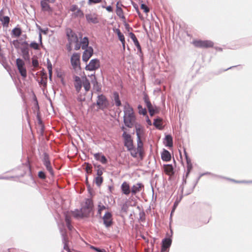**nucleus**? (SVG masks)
I'll use <instances>...</instances> for the list:
<instances>
[{
	"instance_id": "obj_3",
	"label": "nucleus",
	"mask_w": 252,
	"mask_h": 252,
	"mask_svg": "<svg viewBox=\"0 0 252 252\" xmlns=\"http://www.w3.org/2000/svg\"><path fill=\"white\" fill-rule=\"evenodd\" d=\"M42 161L47 170L49 172L51 176L53 177L54 176V172L51 165L49 156L47 153H43Z\"/></svg>"
},
{
	"instance_id": "obj_55",
	"label": "nucleus",
	"mask_w": 252,
	"mask_h": 252,
	"mask_svg": "<svg viewBox=\"0 0 252 252\" xmlns=\"http://www.w3.org/2000/svg\"><path fill=\"white\" fill-rule=\"evenodd\" d=\"M231 181L237 183H252V181H235L234 180H231Z\"/></svg>"
},
{
	"instance_id": "obj_42",
	"label": "nucleus",
	"mask_w": 252,
	"mask_h": 252,
	"mask_svg": "<svg viewBox=\"0 0 252 252\" xmlns=\"http://www.w3.org/2000/svg\"><path fill=\"white\" fill-rule=\"evenodd\" d=\"M74 16L75 17H83L84 16V13L80 9H78L77 11L74 13Z\"/></svg>"
},
{
	"instance_id": "obj_60",
	"label": "nucleus",
	"mask_w": 252,
	"mask_h": 252,
	"mask_svg": "<svg viewBox=\"0 0 252 252\" xmlns=\"http://www.w3.org/2000/svg\"><path fill=\"white\" fill-rule=\"evenodd\" d=\"M125 27L126 30L129 32L131 30H132V28L129 26V25L127 23L125 24Z\"/></svg>"
},
{
	"instance_id": "obj_27",
	"label": "nucleus",
	"mask_w": 252,
	"mask_h": 252,
	"mask_svg": "<svg viewBox=\"0 0 252 252\" xmlns=\"http://www.w3.org/2000/svg\"><path fill=\"white\" fill-rule=\"evenodd\" d=\"M81 48L83 50L88 49L89 46V38L87 37H84L81 41Z\"/></svg>"
},
{
	"instance_id": "obj_7",
	"label": "nucleus",
	"mask_w": 252,
	"mask_h": 252,
	"mask_svg": "<svg viewBox=\"0 0 252 252\" xmlns=\"http://www.w3.org/2000/svg\"><path fill=\"white\" fill-rule=\"evenodd\" d=\"M100 67V61L98 59H92L88 64L85 67V69L89 71H94Z\"/></svg>"
},
{
	"instance_id": "obj_12",
	"label": "nucleus",
	"mask_w": 252,
	"mask_h": 252,
	"mask_svg": "<svg viewBox=\"0 0 252 252\" xmlns=\"http://www.w3.org/2000/svg\"><path fill=\"white\" fill-rule=\"evenodd\" d=\"M94 53V50L92 47L90 46L84 51L82 55V60L83 62H87L90 58L92 56Z\"/></svg>"
},
{
	"instance_id": "obj_6",
	"label": "nucleus",
	"mask_w": 252,
	"mask_h": 252,
	"mask_svg": "<svg viewBox=\"0 0 252 252\" xmlns=\"http://www.w3.org/2000/svg\"><path fill=\"white\" fill-rule=\"evenodd\" d=\"M108 103V100L104 94H100L98 95L96 104L99 108L103 109L107 107Z\"/></svg>"
},
{
	"instance_id": "obj_9",
	"label": "nucleus",
	"mask_w": 252,
	"mask_h": 252,
	"mask_svg": "<svg viewBox=\"0 0 252 252\" xmlns=\"http://www.w3.org/2000/svg\"><path fill=\"white\" fill-rule=\"evenodd\" d=\"M66 34L68 43L70 44L78 41L77 34L71 29L68 28L66 29Z\"/></svg>"
},
{
	"instance_id": "obj_51",
	"label": "nucleus",
	"mask_w": 252,
	"mask_h": 252,
	"mask_svg": "<svg viewBox=\"0 0 252 252\" xmlns=\"http://www.w3.org/2000/svg\"><path fill=\"white\" fill-rule=\"evenodd\" d=\"M132 5H133L134 8L135 9V10H136L137 13L138 14L139 17L141 18L142 15H141V14L139 10L138 6L137 4L136 3H133Z\"/></svg>"
},
{
	"instance_id": "obj_2",
	"label": "nucleus",
	"mask_w": 252,
	"mask_h": 252,
	"mask_svg": "<svg viewBox=\"0 0 252 252\" xmlns=\"http://www.w3.org/2000/svg\"><path fill=\"white\" fill-rule=\"evenodd\" d=\"M93 206V202L91 199H86L84 205L81 208L79 213L76 214V216L81 218L88 217L92 211Z\"/></svg>"
},
{
	"instance_id": "obj_59",
	"label": "nucleus",
	"mask_w": 252,
	"mask_h": 252,
	"mask_svg": "<svg viewBox=\"0 0 252 252\" xmlns=\"http://www.w3.org/2000/svg\"><path fill=\"white\" fill-rule=\"evenodd\" d=\"M40 84L43 85L44 86L47 85V79L44 80L42 78H41L40 81L39 82Z\"/></svg>"
},
{
	"instance_id": "obj_28",
	"label": "nucleus",
	"mask_w": 252,
	"mask_h": 252,
	"mask_svg": "<svg viewBox=\"0 0 252 252\" xmlns=\"http://www.w3.org/2000/svg\"><path fill=\"white\" fill-rule=\"evenodd\" d=\"M165 173L169 175H173L174 173V168L171 164H167L164 168Z\"/></svg>"
},
{
	"instance_id": "obj_54",
	"label": "nucleus",
	"mask_w": 252,
	"mask_h": 252,
	"mask_svg": "<svg viewBox=\"0 0 252 252\" xmlns=\"http://www.w3.org/2000/svg\"><path fill=\"white\" fill-rule=\"evenodd\" d=\"M119 39L121 41V42H125V38L124 34L122 33L118 35Z\"/></svg>"
},
{
	"instance_id": "obj_11",
	"label": "nucleus",
	"mask_w": 252,
	"mask_h": 252,
	"mask_svg": "<svg viewBox=\"0 0 252 252\" xmlns=\"http://www.w3.org/2000/svg\"><path fill=\"white\" fill-rule=\"evenodd\" d=\"M112 218V214L109 212H106L102 217L103 224L106 228L110 227L113 224V222Z\"/></svg>"
},
{
	"instance_id": "obj_31",
	"label": "nucleus",
	"mask_w": 252,
	"mask_h": 252,
	"mask_svg": "<svg viewBox=\"0 0 252 252\" xmlns=\"http://www.w3.org/2000/svg\"><path fill=\"white\" fill-rule=\"evenodd\" d=\"M12 34L15 37H19L22 33V30L20 28L16 27L11 32Z\"/></svg>"
},
{
	"instance_id": "obj_64",
	"label": "nucleus",
	"mask_w": 252,
	"mask_h": 252,
	"mask_svg": "<svg viewBox=\"0 0 252 252\" xmlns=\"http://www.w3.org/2000/svg\"><path fill=\"white\" fill-rule=\"evenodd\" d=\"M76 45H75V47H74V49H75V50H78L79 49H80V47H81V44H79V43H78V42H76Z\"/></svg>"
},
{
	"instance_id": "obj_46",
	"label": "nucleus",
	"mask_w": 252,
	"mask_h": 252,
	"mask_svg": "<svg viewBox=\"0 0 252 252\" xmlns=\"http://www.w3.org/2000/svg\"><path fill=\"white\" fill-rule=\"evenodd\" d=\"M38 176L40 179L43 180L45 179L46 178V174L45 172L43 171H40L38 172Z\"/></svg>"
},
{
	"instance_id": "obj_13",
	"label": "nucleus",
	"mask_w": 252,
	"mask_h": 252,
	"mask_svg": "<svg viewBox=\"0 0 252 252\" xmlns=\"http://www.w3.org/2000/svg\"><path fill=\"white\" fill-rule=\"evenodd\" d=\"M0 22L3 27L7 28L10 22V18L8 16H5L4 11L2 9L0 11Z\"/></svg>"
},
{
	"instance_id": "obj_30",
	"label": "nucleus",
	"mask_w": 252,
	"mask_h": 252,
	"mask_svg": "<svg viewBox=\"0 0 252 252\" xmlns=\"http://www.w3.org/2000/svg\"><path fill=\"white\" fill-rule=\"evenodd\" d=\"M116 14L117 15L121 18L124 19L125 18V16L124 15L123 11L122 8L119 6V2H117L116 4Z\"/></svg>"
},
{
	"instance_id": "obj_20",
	"label": "nucleus",
	"mask_w": 252,
	"mask_h": 252,
	"mask_svg": "<svg viewBox=\"0 0 252 252\" xmlns=\"http://www.w3.org/2000/svg\"><path fill=\"white\" fill-rule=\"evenodd\" d=\"M122 192L125 195H128L130 193V189L129 184L124 182L121 187Z\"/></svg>"
},
{
	"instance_id": "obj_32",
	"label": "nucleus",
	"mask_w": 252,
	"mask_h": 252,
	"mask_svg": "<svg viewBox=\"0 0 252 252\" xmlns=\"http://www.w3.org/2000/svg\"><path fill=\"white\" fill-rule=\"evenodd\" d=\"M65 221L66 222V226L69 230L71 231L73 229V226L71 223V218L67 215L65 216Z\"/></svg>"
},
{
	"instance_id": "obj_45",
	"label": "nucleus",
	"mask_w": 252,
	"mask_h": 252,
	"mask_svg": "<svg viewBox=\"0 0 252 252\" xmlns=\"http://www.w3.org/2000/svg\"><path fill=\"white\" fill-rule=\"evenodd\" d=\"M105 209H106V207L103 205H101V203H100L99 204H98V205L97 214L99 215H100L101 213V211Z\"/></svg>"
},
{
	"instance_id": "obj_23",
	"label": "nucleus",
	"mask_w": 252,
	"mask_h": 252,
	"mask_svg": "<svg viewBox=\"0 0 252 252\" xmlns=\"http://www.w3.org/2000/svg\"><path fill=\"white\" fill-rule=\"evenodd\" d=\"M47 1H44V0H41L40 1L41 9L43 11H47L50 13L52 12V9L49 4L47 2Z\"/></svg>"
},
{
	"instance_id": "obj_50",
	"label": "nucleus",
	"mask_w": 252,
	"mask_h": 252,
	"mask_svg": "<svg viewBox=\"0 0 252 252\" xmlns=\"http://www.w3.org/2000/svg\"><path fill=\"white\" fill-rule=\"evenodd\" d=\"M102 1V0H88V3L89 5H92L94 4H96L100 3Z\"/></svg>"
},
{
	"instance_id": "obj_49",
	"label": "nucleus",
	"mask_w": 252,
	"mask_h": 252,
	"mask_svg": "<svg viewBox=\"0 0 252 252\" xmlns=\"http://www.w3.org/2000/svg\"><path fill=\"white\" fill-rule=\"evenodd\" d=\"M141 8L144 10V12L145 13H148L149 12L150 9L148 7V6L144 3H142L141 4Z\"/></svg>"
},
{
	"instance_id": "obj_25",
	"label": "nucleus",
	"mask_w": 252,
	"mask_h": 252,
	"mask_svg": "<svg viewBox=\"0 0 252 252\" xmlns=\"http://www.w3.org/2000/svg\"><path fill=\"white\" fill-rule=\"evenodd\" d=\"M164 140V144L166 147H173V138L171 135H166L165 137Z\"/></svg>"
},
{
	"instance_id": "obj_8",
	"label": "nucleus",
	"mask_w": 252,
	"mask_h": 252,
	"mask_svg": "<svg viewBox=\"0 0 252 252\" xmlns=\"http://www.w3.org/2000/svg\"><path fill=\"white\" fill-rule=\"evenodd\" d=\"M122 137L124 139V146L127 148V150H130L131 149V147L134 146L131 135L124 131L122 134Z\"/></svg>"
},
{
	"instance_id": "obj_29",
	"label": "nucleus",
	"mask_w": 252,
	"mask_h": 252,
	"mask_svg": "<svg viewBox=\"0 0 252 252\" xmlns=\"http://www.w3.org/2000/svg\"><path fill=\"white\" fill-rule=\"evenodd\" d=\"M83 87L86 91V92H88L91 88L90 83L89 80L86 77L83 78Z\"/></svg>"
},
{
	"instance_id": "obj_53",
	"label": "nucleus",
	"mask_w": 252,
	"mask_h": 252,
	"mask_svg": "<svg viewBox=\"0 0 252 252\" xmlns=\"http://www.w3.org/2000/svg\"><path fill=\"white\" fill-rule=\"evenodd\" d=\"M32 64L34 67H37L39 65L38 60L36 59L32 58Z\"/></svg>"
},
{
	"instance_id": "obj_16",
	"label": "nucleus",
	"mask_w": 252,
	"mask_h": 252,
	"mask_svg": "<svg viewBox=\"0 0 252 252\" xmlns=\"http://www.w3.org/2000/svg\"><path fill=\"white\" fill-rule=\"evenodd\" d=\"M172 243V240L170 238H165L162 240L161 251L164 252L169 248Z\"/></svg>"
},
{
	"instance_id": "obj_17",
	"label": "nucleus",
	"mask_w": 252,
	"mask_h": 252,
	"mask_svg": "<svg viewBox=\"0 0 252 252\" xmlns=\"http://www.w3.org/2000/svg\"><path fill=\"white\" fill-rule=\"evenodd\" d=\"M85 16L87 22L89 23L97 24L99 22L98 18L95 14H87Z\"/></svg>"
},
{
	"instance_id": "obj_18",
	"label": "nucleus",
	"mask_w": 252,
	"mask_h": 252,
	"mask_svg": "<svg viewBox=\"0 0 252 252\" xmlns=\"http://www.w3.org/2000/svg\"><path fill=\"white\" fill-rule=\"evenodd\" d=\"M20 44L23 46V47L21 48L22 55L23 56L29 54V47L28 41L25 40L24 41L21 42Z\"/></svg>"
},
{
	"instance_id": "obj_40",
	"label": "nucleus",
	"mask_w": 252,
	"mask_h": 252,
	"mask_svg": "<svg viewBox=\"0 0 252 252\" xmlns=\"http://www.w3.org/2000/svg\"><path fill=\"white\" fill-rule=\"evenodd\" d=\"M34 49V50H39V44L36 43L35 41L32 42L30 44H29V47Z\"/></svg>"
},
{
	"instance_id": "obj_4",
	"label": "nucleus",
	"mask_w": 252,
	"mask_h": 252,
	"mask_svg": "<svg viewBox=\"0 0 252 252\" xmlns=\"http://www.w3.org/2000/svg\"><path fill=\"white\" fill-rule=\"evenodd\" d=\"M192 43L195 47L201 48L212 47L214 45V43L212 41L208 40H194Z\"/></svg>"
},
{
	"instance_id": "obj_56",
	"label": "nucleus",
	"mask_w": 252,
	"mask_h": 252,
	"mask_svg": "<svg viewBox=\"0 0 252 252\" xmlns=\"http://www.w3.org/2000/svg\"><path fill=\"white\" fill-rule=\"evenodd\" d=\"M78 9V6L77 5L73 4L71 6L70 10L72 12H74Z\"/></svg>"
},
{
	"instance_id": "obj_22",
	"label": "nucleus",
	"mask_w": 252,
	"mask_h": 252,
	"mask_svg": "<svg viewBox=\"0 0 252 252\" xmlns=\"http://www.w3.org/2000/svg\"><path fill=\"white\" fill-rule=\"evenodd\" d=\"M91 83L93 86V89L97 92H101V86L97 82L96 78H92L91 79Z\"/></svg>"
},
{
	"instance_id": "obj_19",
	"label": "nucleus",
	"mask_w": 252,
	"mask_h": 252,
	"mask_svg": "<svg viewBox=\"0 0 252 252\" xmlns=\"http://www.w3.org/2000/svg\"><path fill=\"white\" fill-rule=\"evenodd\" d=\"M161 158L163 161H170L171 158V156L170 152L167 150L164 149L161 154Z\"/></svg>"
},
{
	"instance_id": "obj_10",
	"label": "nucleus",
	"mask_w": 252,
	"mask_h": 252,
	"mask_svg": "<svg viewBox=\"0 0 252 252\" xmlns=\"http://www.w3.org/2000/svg\"><path fill=\"white\" fill-rule=\"evenodd\" d=\"M60 232L62 238V242L63 244V249L67 252H71L68 247V240L67 238L66 230L64 229L61 228Z\"/></svg>"
},
{
	"instance_id": "obj_43",
	"label": "nucleus",
	"mask_w": 252,
	"mask_h": 252,
	"mask_svg": "<svg viewBox=\"0 0 252 252\" xmlns=\"http://www.w3.org/2000/svg\"><path fill=\"white\" fill-rule=\"evenodd\" d=\"M137 149H143V144L141 140V137H137Z\"/></svg>"
},
{
	"instance_id": "obj_62",
	"label": "nucleus",
	"mask_w": 252,
	"mask_h": 252,
	"mask_svg": "<svg viewBox=\"0 0 252 252\" xmlns=\"http://www.w3.org/2000/svg\"><path fill=\"white\" fill-rule=\"evenodd\" d=\"M47 68L48 70L52 69V63L49 59H47Z\"/></svg>"
},
{
	"instance_id": "obj_47",
	"label": "nucleus",
	"mask_w": 252,
	"mask_h": 252,
	"mask_svg": "<svg viewBox=\"0 0 252 252\" xmlns=\"http://www.w3.org/2000/svg\"><path fill=\"white\" fill-rule=\"evenodd\" d=\"M90 249H92V250H93L97 252H106V251L104 249H100L98 248H97V247H95L94 246H90Z\"/></svg>"
},
{
	"instance_id": "obj_34",
	"label": "nucleus",
	"mask_w": 252,
	"mask_h": 252,
	"mask_svg": "<svg viewBox=\"0 0 252 252\" xmlns=\"http://www.w3.org/2000/svg\"><path fill=\"white\" fill-rule=\"evenodd\" d=\"M143 100L148 109L153 106L152 103L150 101V99L148 95L146 94H144Z\"/></svg>"
},
{
	"instance_id": "obj_1",
	"label": "nucleus",
	"mask_w": 252,
	"mask_h": 252,
	"mask_svg": "<svg viewBox=\"0 0 252 252\" xmlns=\"http://www.w3.org/2000/svg\"><path fill=\"white\" fill-rule=\"evenodd\" d=\"M124 123L126 126L131 128L135 122V117L133 108L128 103L124 105Z\"/></svg>"
},
{
	"instance_id": "obj_44",
	"label": "nucleus",
	"mask_w": 252,
	"mask_h": 252,
	"mask_svg": "<svg viewBox=\"0 0 252 252\" xmlns=\"http://www.w3.org/2000/svg\"><path fill=\"white\" fill-rule=\"evenodd\" d=\"M129 37H130V38L133 41L134 44L138 41L135 35L133 32H129Z\"/></svg>"
},
{
	"instance_id": "obj_38",
	"label": "nucleus",
	"mask_w": 252,
	"mask_h": 252,
	"mask_svg": "<svg viewBox=\"0 0 252 252\" xmlns=\"http://www.w3.org/2000/svg\"><path fill=\"white\" fill-rule=\"evenodd\" d=\"M128 151L130 152L131 156L133 158H136L137 156V148L136 149L133 146L131 147V149L130 150H127Z\"/></svg>"
},
{
	"instance_id": "obj_26",
	"label": "nucleus",
	"mask_w": 252,
	"mask_h": 252,
	"mask_svg": "<svg viewBox=\"0 0 252 252\" xmlns=\"http://www.w3.org/2000/svg\"><path fill=\"white\" fill-rule=\"evenodd\" d=\"M113 99L117 107L120 106L122 105L121 101L119 98V94L117 92H114L113 93Z\"/></svg>"
},
{
	"instance_id": "obj_37",
	"label": "nucleus",
	"mask_w": 252,
	"mask_h": 252,
	"mask_svg": "<svg viewBox=\"0 0 252 252\" xmlns=\"http://www.w3.org/2000/svg\"><path fill=\"white\" fill-rule=\"evenodd\" d=\"M137 108L138 109V113L143 116L147 115V112L145 108H143L141 105H138Z\"/></svg>"
},
{
	"instance_id": "obj_61",
	"label": "nucleus",
	"mask_w": 252,
	"mask_h": 252,
	"mask_svg": "<svg viewBox=\"0 0 252 252\" xmlns=\"http://www.w3.org/2000/svg\"><path fill=\"white\" fill-rule=\"evenodd\" d=\"M100 154L99 153H95V154H94V157L95 159L97 160H99V158H100Z\"/></svg>"
},
{
	"instance_id": "obj_58",
	"label": "nucleus",
	"mask_w": 252,
	"mask_h": 252,
	"mask_svg": "<svg viewBox=\"0 0 252 252\" xmlns=\"http://www.w3.org/2000/svg\"><path fill=\"white\" fill-rule=\"evenodd\" d=\"M22 57H23V58L26 61H27V62H30V54H28V55H23V56H22Z\"/></svg>"
},
{
	"instance_id": "obj_15",
	"label": "nucleus",
	"mask_w": 252,
	"mask_h": 252,
	"mask_svg": "<svg viewBox=\"0 0 252 252\" xmlns=\"http://www.w3.org/2000/svg\"><path fill=\"white\" fill-rule=\"evenodd\" d=\"M71 63L74 67H76L80 64V55L78 53H73L71 57Z\"/></svg>"
},
{
	"instance_id": "obj_33",
	"label": "nucleus",
	"mask_w": 252,
	"mask_h": 252,
	"mask_svg": "<svg viewBox=\"0 0 252 252\" xmlns=\"http://www.w3.org/2000/svg\"><path fill=\"white\" fill-rule=\"evenodd\" d=\"M135 131L137 137H141V135L144 133L143 128L140 125H135Z\"/></svg>"
},
{
	"instance_id": "obj_63",
	"label": "nucleus",
	"mask_w": 252,
	"mask_h": 252,
	"mask_svg": "<svg viewBox=\"0 0 252 252\" xmlns=\"http://www.w3.org/2000/svg\"><path fill=\"white\" fill-rule=\"evenodd\" d=\"M139 154L140 157L142 158H143V149H137V154Z\"/></svg>"
},
{
	"instance_id": "obj_39",
	"label": "nucleus",
	"mask_w": 252,
	"mask_h": 252,
	"mask_svg": "<svg viewBox=\"0 0 252 252\" xmlns=\"http://www.w3.org/2000/svg\"><path fill=\"white\" fill-rule=\"evenodd\" d=\"M103 177L97 176L95 178V183L97 187H100L103 182Z\"/></svg>"
},
{
	"instance_id": "obj_36",
	"label": "nucleus",
	"mask_w": 252,
	"mask_h": 252,
	"mask_svg": "<svg viewBox=\"0 0 252 252\" xmlns=\"http://www.w3.org/2000/svg\"><path fill=\"white\" fill-rule=\"evenodd\" d=\"M206 174H210V173H209V172H206V173H203V174H201V175H200V176L197 178V179L196 181H195V183L194 184V185H193V186L192 188L190 189V191H189V192H188V193H187V194H189L191 193L193 191V189H194L195 187V186H196V185H197V183H198V182L199 180L200 179V177H201V176H203V175H206Z\"/></svg>"
},
{
	"instance_id": "obj_24",
	"label": "nucleus",
	"mask_w": 252,
	"mask_h": 252,
	"mask_svg": "<svg viewBox=\"0 0 252 252\" xmlns=\"http://www.w3.org/2000/svg\"><path fill=\"white\" fill-rule=\"evenodd\" d=\"M153 125L155 127L159 130L163 129L162 126V119L159 117L155 119L153 122Z\"/></svg>"
},
{
	"instance_id": "obj_48",
	"label": "nucleus",
	"mask_w": 252,
	"mask_h": 252,
	"mask_svg": "<svg viewBox=\"0 0 252 252\" xmlns=\"http://www.w3.org/2000/svg\"><path fill=\"white\" fill-rule=\"evenodd\" d=\"M100 158H99V161L101 162L102 164H106L107 162V159L105 156L103 155H100Z\"/></svg>"
},
{
	"instance_id": "obj_57",
	"label": "nucleus",
	"mask_w": 252,
	"mask_h": 252,
	"mask_svg": "<svg viewBox=\"0 0 252 252\" xmlns=\"http://www.w3.org/2000/svg\"><path fill=\"white\" fill-rule=\"evenodd\" d=\"M86 171L87 173H91L92 170V166L91 165H90L89 163H87V165L86 167Z\"/></svg>"
},
{
	"instance_id": "obj_41",
	"label": "nucleus",
	"mask_w": 252,
	"mask_h": 252,
	"mask_svg": "<svg viewBox=\"0 0 252 252\" xmlns=\"http://www.w3.org/2000/svg\"><path fill=\"white\" fill-rule=\"evenodd\" d=\"M97 169L96 170L97 176L102 177L103 174V170L104 168L100 165H98L97 166Z\"/></svg>"
},
{
	"instance_id": "obj_5",
	"label": "nucleus",
	"mask_w": 252,
	"mask_h": 252,
	"mask_svg": "<svg viewBox=\"0 0 252 252\" xmlns=\"http://www.w3.org/2000/svg\"><path fill=\"white\" fill-rule=\"evenodd\" d=\"M16 63L21 75L22 77L26 78L27 75V70L25 66V63L23 60L20 58H18L16 59Z\"/></svg>"
},
{
	"instance_id": "obj_52",
	"label": "nucleus",
	"mask_w": 252,
	"mask_h": 252,
	"mask_svg": "<svg viewBox=\"0 0 252 252\" xmlns=\"http://www.w3.org/2000/svg\"><path fill=\"white\" fill-rule=\"evenodd\" d=\"M148 109L151 116H153L157 113V111L153 107V106L151 108H149Z\"/></svg>"
},
{
	"instance_id": "obj_21",
	"label": "nucleus",
	"mask_w": 252,
	"mask_h": 252,
	"mask_svg": "<svg viewBox=\"0 0 252 252\" xmlns=\"http://www.w3.org/2000/svg\"><path fill=\"white\" fill-rule=\"evenodd\" d=\"M74 87L76 89V91L79 93L82 87V84L83 83L81 81V78L77 76H76L74 78Z\"/></svg>"
},
{
	"instance_id": "obj_14",
	"label": "nucleus",
	"mask_w": 252,
	"mask_h": 252,
	"mask_svg": "<svg viewBox=\"0 0 252 252\" xmlns=\"http://www.w3.org/2000/svg\"><path fill=\"white\" fill-rule=\"evenodd\" d=\"M144 185L140 183H137L132 186L130 189V192L132 195H135L137 193L139 192L142 189H144Z\"/></svg>"
},
{
	"instance_id": "obj_35",
	"label": "nucleus",
	"mask_w": 252,
	"mask_h": 252,
	"mask_svg": "<svg viewBox=\"0 0 252 252\" xmlns=\"http://www.w3.org/2000/svg\"><path fill=\"white\" fill-rule=\"evenodd\" d=\"M134 44L135 45V46L136 47V48L137 49V54L139 55V56L140 57H141V58L143 57V52L142 51L141 47L140 46V44L139 41L136 42Z\"/></svg>"
}]
</instances>
